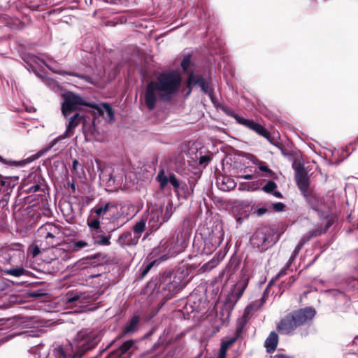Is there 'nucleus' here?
Masks as SVG:
<instances>
[{
    "label": "nucleus",
    "mask_w": 358,
    "mask_h": 358,
    "mask_svg": "<svg viewBox=\"0 0 358 358\" xmlns=\"http://www.w3.org/2000/svg\"><path fill=\"white\" fill-rule=\"evenodd\" d=\"M181 83V76L175 71L161 73L155 80L149 82L143 96L148 110H152L159 100L169 101L179 91Z\"/></svg>",
    "instance_id": "nucleus-1"
},
{
    "label": "nucleus",
    "mask_w": 358,
    "mask_h": 358,
    "mask_svg": "<svg viewBox=\"0 0 358 358\" xmlns=\"http://www.w3.org/2000/svg\"><path fill=\"white\" fill-rule=\"evenodd\" d=\"M185 275V273L180 269L165 271L155 281L150 282L149 286L154 285V289L162 292L164 298L170 299L186 285Z\"/></svg>",
    "instance_id": "nucleus-2"
},
{
    "label": "nucleus",
    "mask_w": 358,
    "mask_h": 358,
    "mask_svg": "<svg viewBox=\"0 0 358 358\" xmlns=\"http://www.w3.org/2000/svg\"><path fill=\"white\" fill-rule=\"evenodd\" d=\"M99 337H73L68 344L59 345L53 350L55 358H80L99 342Z\"/></svg>",
    "instance_id": "nucleus-3"
},
{
    "label": "nucleus",
    "mask_w": 358,
    "mask_h": 358,
    "mask_svg": "<svg viewBox=\"0 0 358 358\" xmlns=\"http://www.w3.org/2000/svg\"><path fill=\"white\" fill-rule=\"evenodd\" d=\"M189 236L187 233H178L170 239L162 241L158 248L154 249L152 254L159 256L161 260H166L171 257L182 252L187 246Z\"/></svg>",
    "instance_id": "nucleus-4"
},
{
    "label": "nucleus",
    "mask_w": 358,
    "mask_h": 358,
    "mask_svg": "<svg viewBox=\"0 0 358 358\" xmlns=\"http://www.w3.org/2000/svg\"><path fill=\"white\" fill-rule=\"evenodd\" d=\"M85 120L83 115H80L79 113H74L69 120L66 123V129L64 133L58 137L54 138L47 146V148L44 150L39 151L34 155L27 158L26 159L27 163L31 162L35 159H37L45 153L48 152L52 148H53L59 141L63 140L69 136H71L73 134L75 129L81 123L84 124Z\"/></svg>",
    "instance_id": "nucleus-5"
},
{
    "label": "nucleus",
    "mask_w": 358,
    "mask_h": 358,
    "mask_svg": "<svg viewBox=\"0 0 358 358\" xmlns=\"http://www.w3.org/2000/svg\"><path fill=\"white\" fill-rule=\"evenodd\" d=\"M248 281L247 279H241L234 285L230 293L227 295L223 308L220 311L222 315L220 323L224 324L229 317L230 313L234 308L237 301L242 296L245 289L248 287Z\"/></svg>",
    "instance_id": "nucleus-6"
},
{
    "label": "nucleus",
    "mask_w": 358,
    "mask_h": 358,
    "mask_svg": "<svg viewBox=\"0 0 358 358\" xmlns=\"http://www.w3.org/2000/svg\"><path fill=\"white\" fill-rule=\"evenodd\" d=\"M173 213V206L171 202L166 206L152 208L147 216L148 225L152 230H157L162 224L168 222Z\"/></svg>",
    "instance_id": "nucleus-7"
},
{
    "label": "nucleus",
    "mask_w": 358,
    "mask_h": 358,
    "mask_svg": "<svg viewBox=\"0 0 358 358\" xmlns=\"http://www.w3.org/2000/svg\"><path fill=\"white\" fill-rule=\"evenodd\" d=\"M62 97L64 101L62 103V113L65 117L69 116L71 113L79 109L81 106L96 108V104L87 103L80 96L71 92L63 94Z\"/></svg>",
    "instance_id": "nucleus-8"
},
{
    "label": "nucleus",
    "mask_w": 358,
    "mask_h": 358,
    "mask_svg": "<svg viewBox=\"0 0 358 358\" xmlns=\"http://www.w3.org/2000/svg\"><path fill=\"white\" fill-rule=\"evenodd\" d=\"M275 243L274 235L266 228L258 229L250 238V244L260 252H264Z\"/></svg>",
    "instance_id": "nucleus-9"
},
{
    "label": "nucleus",
    "mask_w": 358,
    "mask_h": 358,
    "mask_svg": "<svg viewBox=\"0 0 358 358\" xmlns=\"http://www.w3.org/2000/svg\"><path fill=\"white\" fill-rule=\"evenodd\" d=\"M177 338L159 337L158 342L153 345V350L161 353L158 358H175Z\"/></svg>",
    "instance_id": "nucleus-10"
},
{
    "label": "nucleus",
    "mask_w": 358,
    "mask_h": 358,
    "mask_svg": "<svg viewBox=\"0 0 358 358\" xmlns=\"http://www.w3.org/2000/svg\"><path fill=\"white\" fill-rule=\"evenodd\" d=\"M23 257V245L20 243H11L0 249V262L3 264H12L15 259Z\"/></svg>",
    "instance_id": "nucleus-11"
},
{
    "label": "nucleus",
    "mask_w": 358,
    "mask_h": 358,
    "mask_svg": "<svg viewBox=\"0 0 358 358\" xmlns=\"http://www.w3.org/2000/svg\"><path fill=\"white\" fill-rule=\"evenodd\" d=\"M226 113L229 116L234 117L239 124L255 131L257 134L265 138L268 139L270 138V134L268 130L262 124L255 122L253 120L245 118L231 110L227 111Z\"/></svg>",
    "instance_id": "nucleus-12"
},
{
    "label": "nucleus",
    "mask_w": 358,
    "mask_h": 358,
    "mask_svg": "<svg viewBox=\"0 0 358 358\" xmlns=\"http://www.w3.org/2000/svg\"><path fill=\"white\" fill-rule=\"evenodd\" d=\"M60 234L59 228L52 223H45L37 231L38 237L43 238L48 245L53 247L58 244L59 241L57 236Z\"/></svg>",
    "instance_id": "nucleus-13"
},
{
    "label": "nucleus",
    "mask_w": 358,
    "mask_h": 358,
    "mask_svg": "<svg viewBox=\"0 0 358 358\" xmlns=\"http://www.w3.org/2000/svg\"><path fill=\"white\" fill-rule=\"evenodd\" d=\"M99 296V292L94 290L85 292L76 291L68 292L66 295V300L69 303H76V304L85 305L96 300Z\"/></svg>",
    "instance_id": "nucleus-14"
},
{
    "label": "nucleus",
    "mask_w": 358,
    "mask_h": 358,
    "mask_svg": "<svg viewBox=\"0 0 358 358\" xmlns=\"http://www.w3.org/2000/svg\"><path fill=\"white\" fill-rule=\"evenodd\" d=\"M289 267L290 266H287V265L286 264V266L278 272V273L275 275V277L269 282V283L268 284L267 287L264 290L261 299L259 300L252 301L250 305H248L247 306L245 311H248L250 310H257L259 308H260L264 304V303L266 301V296L268 294V287L271 285V284L273 283V282L274 280H276L279 279L280 278L282 277L283 275H287V271L289 268Z\"/></svg>",
    "instance_id": "nucleus-15"
},
{
    "label": "nucleus",
    "mask_w": 358,
    "mask_h": 358,
    "mask_svg": "<svg viewBox=\"0 0 358 358\" xmlns=\"http://www.w3.org/2000/svg\"><path fill=\"white\" fill-rule=\"evenodd\" d=\"M105 2L112 4H124L129 6L136 4L138 6V10L141 11L151 13V7L153 6V0H104Z\"/></svg>",
    "instance_id": "nucleus-16"
},
{
    "label": "nucleus",
    "mask_w": 358,
    "mask_h": 358,
    "mask_svg": "<svg viewBox=\"0 0 358 358\" xmlns=\"http://www.w3.org/2000/svg\"><path fill=\"white\" fill-rule=\"evenodd\" d=\"M198 85L201 87L204 93L208 92L209 83L202 76L191 73L187 80L188 92L187 95H189L192 92V87Z\"/></svg>",
    "instance_id": "nucleus-17"
},
{
    "label": "nucleus",
    "mask_w": 358,
    "mask_h": 358,
    "mask_svg": "<svg viewBox=\"0 0 358 358\" xmlns=\"http://www.w3.org/2000/svg\"><path fill=\"white\" fill-rule=\"evenodd\" d=\"M117 210V203L106 202L96 205L92 211L94 213L96 217H101L104 215L113 217L115 211Z\"/></svg>",
    "instance_id": "nucleus-18"
},
{
    "label": "nucleus",
    "mask_w": 358,
    "mask_h": 358,
    "mask_svg": "<svg viewBox=\"0 0 358 358\" xmlns=\"http://www.w3.org/2000/svg\"><path fill=\"white\" fill-rule=\"evenodd\" d=\"M316 311L312 307H306L300 309L292 313L297 326L301 325L306 322L311 320L315 315Z\"/></svg>",
    "instance_id": "nucleus-19"
},
{
    "label": "nucleus",
    "mask_w": 358,
    "mask_h": 358,
    "mask_svg": "<svg viewBox=\"0 0 358 358\" xmlns=\"http://www.w3.org/2000/svg\"><path fill=\"white\" fill-rule=\"evenodd\" d=\"M157 180L159 183L160 188L164 189L169 182L176 189L180 187V182L174 173H170L169 177L165 174L164 170L162 169L157 176Z\"/></svg>",
    "instance_id": "nucleus-20"
},
{
    "label": "nucleus",
    "mask_w": 358,
    "mask_h": 358,
    "mask_svg": "<svg viewBox=\"0 0 358 358\" xmlns=\"http://www.w3.org/2000/svg\"><path fill=\"white\" fill-rule=\"evenodd\" d=\"M298 326L295 322V320L292 315H288L281 320L280 323L278 324V330L281 334H288L291 333Z\"/></svg>",
    "instance_id": "nucleus-21"
},
{
    "label": "nucleus",
    "mask_w": 358,
    "mask_h": 358,
    "mask_svg": "<svg viewBox=\"0 0 358 358\" xmlns=\"http://www.w3.org/2000/svg\"><path fill=\"white\" fill-rule=\"evenodd\" d=\"M139 239L131 231H125L117 240V244L121 247L136 245Z\"/></svg>",
    "instance_id": "nucleus-22"
},
{
    "label": "nucleus",
    "mask_w": 358,
    "mask_h": 358,
    "mask_svg": "<svg viewBox=\"0 0 358 358\" xmlns=\"http://www.w3.org/2000/svg\"><path fill=\"white\" fill-rule=\"evenodd\" d=\"M296 180L299 189L303 195H306L309 187V179L307 174L303 172H299L296 174Z\"/></svg>",
    "instance_id": "nucleus-23"
},
{
    "label": "nucleus",
    "mask_w": 358,
    "mask_h": 358,
    "mask_svg": "<svg viewBox=\"0 0 358 358\" xmlns=\"http://www.w3.org/2000/svg\"><path fill=\"white\" fill-rule=\"evenodd\" d=\"M140 319L139 315H134L124 327L123 332L126 334L136 333L138 329Z\"/></svg>",
    "instance_id": "nucleus-24"
},
{
    "label": "nucleus",
    "mask_w": 358,
    "mask_h": 358,
    "mask_svg": "<svg viewBox=\"0 0 358 358\" xmlns=\"http://www.w3.org/2000/svg\"><path fill=\"white\" fill-rule=\"evenodd\" d=\"M29 351L34 355L35 358H48V348H45L42 343L31 347Z\"/></svg>",
    "instance_id": "nucleus-25"
},
{
    "label": "nucleus",
    "mask_w": 358,
    "mask_h": 358,
    "mask_svg": "<svg viewBox=\"0 0 358 358\" xmlns=\"http://www.w3.org/2000/svg\"><path fill=\"white\" fill-rule=\"evenodd\" d=\"M17 176L6 177L0 175V188L6 187V190H11L17 183Z\"/></svg>",
    "instance_id": "nucleus-26"
},
{
    "label": "nucleus",
    "mask_w": 358,
    "mask_h": 358,
    "mask_svg": "<svg viewBox=\"0 0 358 358\" xmlns=\"http://www.w3.org/2000/svg\"><path fill=\"white\" fill-rule=\"evenodd\" d=\"M96 108L99 110V112L102 114L106 115V119H108L109 121H113L115 118L113 110L110 106L109 103H101V107H98L96 105Z\"/></svg>",
    "instance_id": "nucleus-27"
},
{
    "label": "nucleus",
    "mask_w": 358,
    "mask_h": 358,
    "mask_svg": "<svg viewBox=\"0 0 358 358\" xmlns=\"http://www.w3.org/2000/svg\"><path fill=\"white\" fill-rule=\"evenodd\" d=\"M147 219L141 218L139 221H138L133 227L132 233L137 237L138 239L140 238L141 234L144 232L145 229V224Z\"/></svg>",
    "instance_id": "nucleus-28"
},
{
    "label": "nucleus",
    "mask_w": 358,
    "mask_h": 358,
    "mask_svg": "<svg viewBox=\"0 0 358 358\" xmlns=\"http://www.w3.org/2000/svg\"><path fill=\"white\" fill-rule=\"evenodd\" d=\"M238 337H231L229 340H223L219 350L218 355L225 358L229 348L236 341Z\"/></svg>",
    "instance_id": "nucleus-29"
},
{
    "label": "nucleus",
    "mask_w": 358,
    "mask_h": 358,
    "mask_svg": "<svg viewBox=\"0 0 358 358\" xmlns=\"http://www.w3.org/2000/svg\"><path fill=\"white\" fill-rule=\"evenodd\" d=\"M222 41L220 40L217 36H213L208 44V47L213 50H215V53H221L222 52Z\"/></svg>",
    "instance_id": "nucleus-30"
},
{
    "label": "nucleus",
    "mask_w": 358,
    "mask_h": 358,
    "mask_svg": "<svg viewBox=\"0 0 358 358\" xmlns=\"http://www.w3.org/2000/svg\"><path fill=\"white\" fill-rule=\"evenodd\" d=\"M278 343V337H267L264 342V347L268 353H272L275 351Z\"/></svg>",
    "instance_id": "nucleus-31"
},
{
    "label": "nucleus",
    "mask_w": 358,
    "mask_h": 358,
    "mask_svg": "<svg viewBox=\"0 0 358 358\" xmlns=\"http://www.w3.org/2000/svg\"><path fill=\"white\" fill-rule=\"evenodd\" d=\"M83 129L84 135L85 136H95L97 133L94 122H91L90 124H87L85 121L84 122Z\"/></svg>",
    "instance_id": "nucleus-32"
},
{
    "label": "nucleus",
    "mask_w": 358,
    "mask_h": 358,
    "mask_svg": "<svg viewBox=\"0 0 358 358\" xmlns=\"http://www.w3.org/2000/svg\"><path fill=\"white\" fill-rule=\"evenodd\" d=\"M94 243L99 245L108 246L110 244V236L97 234L94 236Z\"/></svg>",
    "instance_id": "nucleus-33"
},
{
    "label": "nucleus",
    "mask_w": 358,
    "mask_h": 358,
    "mask_svg": "<svg viewBox=\"0 0 358 358\" xmlns=\"http://www.w3.org/2000/svg\"><path fill=\"white\" fill-rule=\"evenodd\" d=\"M134 341L132 340L127 341L121 344L117 350V356L122 357L128 352L133 346Z\"/></svg>",
    "instance_id": "nucleus-34"
},
{
    "label": "nucleus",
    "mask_w": 358,
    "mask_h": 358,
    "mask_svg": "<svg viewBox=\"0 0 358 358\" xmlns=\"http://www.w3.org/2000/svg\"><path fill=\"white\" fill-rule=\"evenodd\" d=\"M24 191L26 192L27 193H34L39 191V189H41V185L39 184V182H36L32 185L29 186V181L27 179L24 181Z\"/></svg>",
    "instance_id": "nucleus-35"
},
{
    "label": "nucleus",
    "mask_w": 358,
    "mask_h": 358,
    "mask_svg": "<svg viewBox=\"0 0 358 358\" xmlns=\"http://www.w3.org/2000/svg\"><path fill=\"white\" fill-rule=\"evenodd\" d=\"M151 255L154 257H156V259L155 260H153L152 262L148 263V264H146L142 269V273H141V275H142V278L145 277L148 273L150 271V270L151 269V268L153 266V265L155 264V263H159L161 262H162L163 260H161L159 259V256H154L152 253Z\"/></svg>",
    "instance_id": "nucleus-36"
},
{
    "label": "nucleus",
    "mask_w": 358,
    "mask_h": 358,
    "mask_svg": "<svg viewBox=\"0 0 358 358\" xmlns=\"http://www.w3.org/2000/svg\"><path fill=\"white\" fill-rule=\"evenodd\" d=\"M5 272L7 274L13 276L20 277L21 275H24L27 271L22 267H18L15 268L7 269Z\"/></svg>",
    "instance_id": "nucleus-37"
},
{
    "label": "nucleus",
    "mask_w": 358,
    "mask_h": 358,
    "mask_svg": "<svg viewBox=\"0 0 358 358\" xmlns=\"http://www.w3.org/2000/svg\"><path fill=\"white\" fill-rule=\"evenodd\" d=\"M258 169L259 171L265 173V176L273 177L274 176L273 171L270 169L264 162H259Z\"/></svg>",
    "instance_id": "nucleus-38"
},
{
    "label": "nucleus",
    "mask_w": 358,
    "mask_h": 358,
    "mask_svg": "<svg viewBox=\"0 0 358 358\" xmlns=\"http://www.w3.org/2000/svg\"><path fill=\"white\" fill-rule=\"evenodd\" d=\"M246 321L244 318H241L238 321L237 327L236 329V334L235 336H240L242 334H244V327L245 325Z\"/></svg>",
    "instance_id": "nucleus-39"
},
{
    "label": "nucleus",
    "mask_w": 358,
    "mask_h": 358,
    "mask_svg": "<svg viewBox=\"0 0 358 358\" xmlns=\"http://www.w3.org/2000/svg\"><path fill=\"white\" fill-rule=\"evenodd\" d=\"M99 217H92L87 221V225L92 229H99L100 228V221Z\"/></svg>",
    "instance_id": "nucleus-40"
},
{
    "label": "nucleus",
    "mask_w": 358,
    "mask_h": 358,
    "mask_svg": "<svg viewBox=\"0 0 358 358\" xmlns=\"http://www.w3.org/2000/svg\"><path fill=\"white\" fill-rule=\"evenodd\" d=\"M277 187V185L275 182L272 180H269L262 188V189L267 193H272L275 188Z\"/></svg>",
    "instance_id": "nucleus-41"
},
{
    "label": "nucleus",
    "mask_w": 358,
    "mask_h": 358,
    "mask_svg": "<svg viewBox=\"0 0 358 358\" xmlns=\"http://www.w3.org/2000/svg\"><path fill=\"white\" fill-rule=\"evenodd\" d=\"M64 73L82 78L89 83H92V79L89 76L84 75V74H80V73H76V72H65Z\"/></svg>",
    "instance_id": "nucleus-42"
},
{
    "label": "nucleus",
    "mask_w": 358,
    "mask_h": 358,
    "mask_svg": "<svg viewBox=\"0 0 358 358\" xmlns=\"http://www.w3.org/2000/svg\"><path fill=\"white\" fill-rule=\"evenodd\" d=\"M27 252L32 257H36L41 252V250L37 245H31L29 247Z\"/></svg>",
    "instance_id": "nucleus-43"
},
{
    "label": "nucleus",
    "mask_w": 358,
    "mask_h": 358,
    "mask_svg": "<svg viewBox=\"0 0 358 358\" xmlns=\"http://www.w3.org/2000/svg\"><path fill=\"white\" fill-rule=\"evenodd\" d=\"M78 165H79L78 161L77 159H74L73 161V164H72V172H73V173L76 174V176H78L80 178V177H81V175L83 174L84 171H83V168H81L80 171H78Z\"/></svg>",
    "instance_id": "nucleus-44"
},
{
    "label": "nucleus",
    "mask_w": 358,
    "mask_h": 358,
    "mask_svg": "<svg viewBox=\"0 0 358 358\" xmlns=\"http://www.w3.org/2000/svg\"><path fill=\"white\" fill-rule=\"evenodd\" d=\"M88 243L84 241H77L73 243V248L76 250H78L85 247H87Z\"/></svg>",
    "instance_id": "nucleus-45"
},
{
    "label": "nucleus",
    "mask_w": 358,
    "mask_h": 358,
    "mask_svg": "<svg viewBox=\"0 0 358 358\" xmlns=\"http://www.w3.org/2000/svg\"><path fill=\"white\" fill-rule=\"evenodd\" d=\"M191 63L190 57L187 56L183 58L181 62V67L184 71L187 70Z\"/></svg>",
    "instance_id": "nucleus-46"
},
{
    "label": "nucleus",
    "mask_w": 358,
    "mask_h": 358,
    "mask_svg": "<svg viewBox=\"0 0 358 358\" xmlns=\"http://www.w3.org/2000/svg\"><path fill=\"white\" fill-rule=\"evenodd\" d=\"M217 262L213 259L204 264L203 267L204 268L205 271L210 270L213 267H215L217 265Z\"/></svg>",
    "instance_id": "nucleus-47"
},
{
    "label": "nucleus",
    "mask_w": 358,
    "mask_h": 358,
    "mask_svg": "<svg viewBox=\"0 0 358 358\" xmlns=\"http://www.w3.org/2000/svg\"><path fill=\"white\" fill-rule=\"evenodd\" d=\"M294 281H295V278L294 277H292V280L291 281L289 280L288 282H282L280 284V288H282L284 290L286 289H288L293 284V282Z\"/></svg>",
    "instance_id": "nucleus-48"
},
{
    "label": "nucleus",
    "mask_w": 358,
    "mask_h": 358,
    "mask_svg": "<svg viewBox=\"0 0 358 358\" xmlns=\"http://www.w3.org/2000/svg\"><path fill=\"white\" fill-rule=\"evenodd\" d=\"M331 226V222L329 220H328V221H327V224H326V227H325V228H324L323 230H320V231H315L314 232L313 235H315V236H317V235H320V234H322V233H325V232L329 229V228Z\"/></svg>",
    "instance_id": "nucleus-49"
},
{
    "label": "nucleus",
    "mask_w": 358,
    "mask_h": 358,
    "mask_svg": "<svg viewBox=\"0 0 358 358\" xmlns=\"http://www.w3.org/2000/svg\"><path fill=\"white\" fill-rule=\"evenodd\" d=\"M210 160V157L209 156L203 155L199 158V164L201 165L207 164Z\"/></svg>",
    "instance_id": "nucleus-50"
},
{
    "label": "nucleus",
    "mask_w": 358,
    "mask_h": 358,
    "mask_svg": "<svg viewBox=\"0 0 358 358\" xmlns=\"http://www.w3.org/2000/svg\"><path fill=\"white\" fill-rule=\"evenodd\" d=\"M303 244H304L303 242H299L295 247L292 254H294V255H298L299 252H300L302 247L303 246Z\"/></svg>",
    "instance_id": "nucleus-51"
},
{
    "label": "nucleus",
    "mask_w": 358,
    "mask_h": 358,
    "mask_svg": "<svg viewBox=\"0 0 358 358\" xmlns=\"http://www.w3.org/2000/svg\"><path fill=\"white\" fill-rule=\"evenodd\" d=\"M303 244H304L303 242H299L295 247L292 254H294V255H298L299 252H300L302 247L303 246Z\"/></svg>",
    "instance_id": "nucleus-52"
},
{
    "label": "nucleus",
    "mask_w": 358,
    "mask_h": 358,
    "mask_svg": "<svg viewBox=\"0 0 358 358\" xmlns=\"http://www.w3.org/2000/svg\"><path fill=\"white\" fill-rule=\"evenodd\" d=\"M285 205L282 203L278 202L273 204V208L277 211H281L283 210Z\"/></svg>",
    "instance_id": "nucleus-53"
},
{
    "label": "nucleus",
    "mask_w": 358,
    "mask_h": 358,
    "mask_svg": "<svg viewBox=\"0 0 358 358\" xmlns=\"http://www.w3.org/2000/svg\"><path fill=\"white\" fill-rule=\"evenodd\" d=\"M215 243H212V246L211 248H209L208 250V251H205L206 253H208V252H210L211 250H214L215 249L217 248V246L220 245V241H216L215 240L214 241Z\"/></svg>",
    "instance_id": "nucleus-54"
},
{
    "label": "nucleus",
    "mask_w": 358,
    "mask_h": 358,
    "mask_svg": "<svg viewBox=\"0 0 358 358\" xmlns=\"http://www.w3.org/2000/svg\"><path fill=\"white\" fill-rule=\"evenodd\" d=\"M297 255H294V254H292V255L290 256L287 263V266H290L292 265V264L294 262V261L295 260L296 257Z\"/></svg>",
    "instance_id": "nucleus-55"
},
{
    "label": "nucleus",
    "mask_w": 358,
    "mask_h": 358,
    "mask_svg": "<svg viewBox=\"0 0 358 358\" xmlns=\"http://www.w3.org/2000/svg\"><path fill=\"white\" fill-rule=\"evenodd\" d=\"M250 160L251 162L255 164H257L258 166L259 165V162H262V161L259 160L255 156H251L250 157Z\"/></svg>",
    "instance_id": "nucleus-56"
},
{
    "label": "nucleus",
    "mask_w": 358,
    "mask_h": 358,
    "mask_svg": "<svg viewBox=\"0 0 358 358\" xmlns=\"http://www.w3.org/2000/svg\"><path fill=\"white\" fill-rule=\"evenodd\" d=\"M240 178L242 179H245V180H251V179H253L255 177L252 174H246V175L241 176Z\"/></svg>",
    "instance_id": "nucleus-57"
},
{
    "label": "nucleus",
    "mask_w": 358,
    "mask_h": 358,
    "mask_svg": "<svg viewBox=\"0 0 358 358\" xmlns=\"http://www.w3.org/2000/svg\"><path fill=\"white\" fill-rule=\"evenodd\" d=\"M266 209L262 208H258L257 212V215L261 216V215H264L266 213Z\"/></svg>",
    "instance_id": "nucleus-58"
},
{
    "label": "nucleus",
    "mask_w": 358,
    "mask_h": 358,
    "mask_svg": "<svg viewBox=\"0 0 358 358\" xmlns=\"http://www.w3.org/2000/svg\"><path fill=\"white\" fill-rule=\"evenodd\" d=\"M275 358H293L292 357H289V356H287L284 354H277L275 356Z\"/></svg>",
    "instance_id": "nucleus-59"
},
{
    "label": "nucleus",
    "mask_w": 358,
    "mask_h": 358,
    "mask_svg": "<svg viewBox=\"0 0 358 358\" xmlns=\"http://www.w3.org/2000/svg\"><path fill=\"white\" fill-rule=\"evenodd\" d=\"M38 59V64L40 65V66H42L43 64L45 65L48 68L50 69L48 64L45 62V61L43 59Z\"/></svg>",
    "instance_id": "nucleus-60"
},
{
    "label": "nucleus",
    "mask_w": 358,
    "mask_h": 358,
    "mask_svg": "<svg viewBox=\"0 0 358 358\" xmlns=\"http://www.w3.org/2000/svg\"><path fill=\"white\" fill-rule=\"evenodd\" d=\"M224 275H227V278H229V271H228L227 269L224 270V271H223L220 274V277H221V276H224Z\"/></svg>",
    "instance_id": "nucleus-61"
},
{
    "label": "nucleus",
    "mask_w": 358,
    "mask_h": 358,
    "mask_svg": "<svg viewBox=\"0 0 358 358\" xmlns=\"http://www.w3.org/2000/svg\"><path fill=\"white\" fill-rule=\"evenodd\" d=\"M11 337H4L3 338H2L1 341H0V345L2 344V343H4L6 342H7L9 338H10Z\"/></svg>",
    "instance_id": "nucleus-62"
},
{
    "label": "nucleus",
    "mask_w": 358,
    "mask_h": 358,
    "mask_svg": "<svg viewBox=\"0 0 358 358\" xmlns=\"http://www.w3.org/2000/svg\"><path fill=\"white\" fill-rule=\"evenodd\" d=\"M274 195H275L276 197H281V194H280L279 192H274Z\"/></svg>",
    "instance_id": "nucleus-63"
},
{
    "label": "nucleus",
    "mask_w": 358,
    "mask_h": 358,
    "mask_svg": "<svg viewBox=\"0 0 358 358\" xmlns=\"http://www.w3.org/2000/svg\"><path fill=\"white\" fill-rule=\"evenodd\" d=\"M268 336H278V334L274 331H272L270 332Z\"/></svg>",
    "instance_id": "nucleus-64"
}]
</instances>
